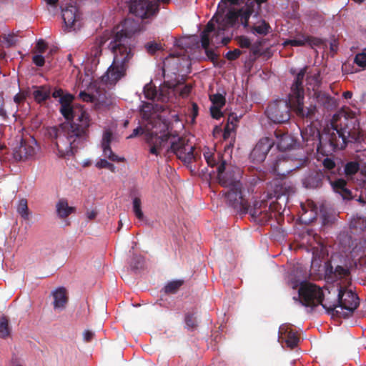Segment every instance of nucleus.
<instances>
[{
  "mask_svg": "<svg viewBox=\"0 0 366 366\" xmlns=\"http://www.w3.org/2000/svg\"><path fill=\"white\" fill-rule=\"evenodd\" d=\"M79 97L84 102L95 103V93L89 94L85 91L80 92Z\"/></svg>",
  "mask_w": 366,
  "mask_h": 366,
  "instance_id": "nucleus-47",
  "label": "nucleus"
},
{
  "mask_svg": "<svg viewBox=\"0 0 366 366\" xmlns=\"http://www.w3.org/2000/svg\"><path fill=\"white\" fill-rule=\"evenodd\" d=\"M339 245L343 252H350L352 257H357L358 256L357 249V245L355 247V242L352 237L347 233H343L339 237Z\"/></svg>",
  "mask_w": 366,
  "mask_h": 366,
  "instance_id": "nucleus-22",
  "label": "nucleus"
},
{
  "mask_svg": "<svg viewBox=\"0 0 366 366\" xmlns=\"http://www.w3.org/2000/svg\"><path fill=\"white\" fill-rule=\"evenodd\" d=\"M355 62L361 68H366V49L362 52L356 54Z\"/></svg>",
  "mask_w": 366,
  "mask_h": 366,
  "instance_id": "nucleus-44",
  "label": "nucleus"
},
{
  "mask_svg": "<svg viewBox=\"0 0 366 366\" xmlns=\"http://www.w3.org/2000/svg\"><path fill=\"white\" fill-rule=\"evenodd\" d=\"M145 134L147 136V132L146 131V125L144 127H138L136 129H134L132 132V133L127 137L128 139H132L137 137L140 134Z\"/></svg>",
  "mask_w": 366,
  "mask_h": 366,
  "instance_id": "nucleus-57",
  "label": "nucleus"
},
{
  "mask_svg": "<svg viewBox=\"0 0 366 366\" xmlns=\"http://www.w3.org/2000/svg\"><path fill=\"white\" fill-rule=\"evenodd\" d=\"M274 144V140L269 137H263L256 144L250 153L249 158L254 164H260L264 161L266 156Z\"/></svg>",
  "mask_w": 366,
  "mask_h": 366,
  "instance_id": "nucleus-14",
  "label": "nucleus"
},
{
  "mask_svg": "<svg viewBox=\"0 0 366 366\" xmlns=\"http://www.w3.org/2000/svg\"><path fill=\"white\" fill-rule=\"evenodd\" d=\"M112 133L110 131H106L104 132L102 142V146L104 147H109L110 146V143L112 142Z\"/></svg>",
  "mask_w": 366,
  "mask_h": 366,
  "instance_id": "nucleus-52",
  "label": "nucleus"
},
{
  "mask_svg": "<svg viewBox=\"0 0 366 366\" xmlns=\"http://www.w3.org/2000/svg\"><path fill=\"white\" fill-rule=\"evenodd\" d=\"M10 335L9 321L6 317L0 318V337L6 338Z\"/></svg>",
  "mask_w": 366,
  "mask_h": 366,
  "instance_id": "nucleus-37",
  "label": "nucleus"
},
{
  "mask_svg": "<svg viewBox=\"0 0 366 366\" xmlns=\"http://www.w3.org/2000/svg\"><path fill=\"white\" fill-rule=\"evenodd\" d=\"M239 12L240 13L239 19H240L242 24L244 27H247L249 24V19L253 12V9L249 7H247L245 9H239Z\"/></svg>",
  "mask_w": 366,
  "mask_h": 366,
  "instance_id": "nucleus-36",
  "label": "nucleus"
},
{
  "mask_svg": "<svg viewBox=\"0 0 366 366\" xmlns=\"http://www.w3.org/2000/svg\"><path fill=\"white\" fill-rule=\"evenodd\" d=\"M221 17H219V16H214L212 19L210 20V21L207 22V34L209 33H211L214 31L215 29V24H214V21L219 25H221Z\"/></svg>",
  "mask_w": 366,
  "mask_h": 366,
  "instance_id": "nucleus-49",
  "label": "nucleus"
},
{
  "mask_svg": "<svg viewBox=\"0 0 366 366\" xmlns=\"http://www.w3.org/2000/svg\"><path fill=\"white\" fill-rule=\"evenodd\" d=\"M159 9V3L151 0H132L129 5L130 12L141 19L156 15Z\"/></svg>",
  "mask_w": 366,
  "mask_h": 366,
  "instance_id": "nucleus-12",
  "label": "nucleus"
},
{
  "mask_svg": "<svg viewBox=\"0 0 366 366\" xmlns=\"http://www.w3.org/2000/svg\"><path fill=\"white\" fill-rule=\"evenodd\" d=\"M18 214L25 220L29 219V211L28 208L27 200L25 198L21 199L16 206Z\"/></svg>",
  "mask_w": 366,
  "mask_h": 366,
  "instance_id": "nucleus-32",
  "label": "nucleus"
},
{
  "mask_svg": "<svg viewBox=\"0 0 366 366\" xmlns=\"http://www.w3.org/2000/svg\"><path fill=\"white\" fill-rule=\"evenodd\" d=\"M110 162H109L107 160L102 159H100L99 162H97L96 166L99 169H107L109 166Z\"/></svg>",
  "mask_w": 366,
  "mask_h": 366,
  "instance_id": "nucleus-60",
  "label": "nucleus"
},
{
  "mask_svg": "<svg viewBox=\"0 0 366 366\" xmlns=\"http://www.w3.org/2000/svg\"><path fill=\"white\" fill-rule=\"evenodd\" d=\"M360 137L359 123L355 117H349L344 112L332 117L330 128L327 129L326 134L332 150L343 149L349 142H355Z\"/></svg>",
  "mask_w": 366,
  "mask_h": 366,
  "instance_id": "nucleus-5",
  "label": "nucleus"
},
{
  "mask_svg": "<svg viewBox=\"0 0 366 366\" xmlns=\"http://www.w3.org/2000/svg\"><path fill=\"white\" fill-rule=\"evenodd\" d=\"M73 99L74 97L71 94H64L59 99V103L61 104V106H71Z\"/></svg>",
  "mask_w": 366,
  "mask_h": 366,
  "instance_id": "nucleus-51",
  "label": "nucleus"
},
{
  "mask_svg": "<svg viewBox=\"0 0 366 366\" xmlns=\"http://www.w3.org/2000/svg\"><path fill=\"white\" fill-rule=\"evenodd\" d=\"M328 179L330 182V185L335 192H338L344 199H350L351 198V192L347 189V182L342 179H339L335 181H331L330 177L328 176Z\"/></svg>",
  "mask_w": 366,
  "mask_h": 366,
  "instance_id": "nucleus-25",
  "label": "nucleus"
},
{
  "mask_svg": "<svg viewBox=\"0 0 366 366\" xmlns=\"http://www.w3.org/2000/svg\"><path fill=\"white\" fill-rule=\"evenodd\" d=\"M308 44L310 46H319L322 44L320 38L311 36L301 35L295 39H289L284 42L285 46H302Z\"/></svg>",
  "mask_w": 366,
  "mask_h": 366,
  "instance_id": "nucleus-17",
  "label": "nucleus"
},
{
  "mask_svg": "<svg viewBox=\"0 0 366 366\" xmlns=\"http://www.w3.org/2000/svg\"><path fill=\"white\" fill-rule=\"evenodd\" d=\"M172 137L174 139L171 142L169 151L184 163L189 164L195 159L194 146L186 137Z\"/></svg>",
  "mask_w": 366,
  "mask_h": 366,
  "instance_id": "nucleus-9",
  "label": "nucleus"
},
{
  "mask_svg": "<svg viewBox=\"0 0 366 366\" xmlns=\"http://www.w3.org/2000/svg\"><path fill=\"white\" fill-rule=\"evenodd\" d=\"M2 42L6 44L7 47H11L17 43L16 36L14 34H4L1 36Z\"/></svg>",
  "mask_w": 366,
  "mask_h": 366,
  "instance_id": "nucleus-43",
  "label": "nucleus"
},
{
  "mask_svg": "<svg viewBox=\"0 0 366 366\" xmlns=\"http://www.w3.org/2000/svg\"><path fill=\"white\" fill-rule=\"evenodd\" d=\"M239 9H231L228 10L227 14L224 17L222 16H219L220 17L221 25L223 26L222 28L224 29V26H233L236 25L239 20Z\"/></svg>",
  "mask_w": 366,
  "mask_h": 366,
  "instance_id": "nucleus-27",
  "label": "nucleus"
},
{
  "mask_svg": "<svg viewBox=\"0 0 366 366\" xmlns=\"http://www.w3.org/2000/svg\"><path fill=\"white\" fill-rule=\"evenodd\" d=\"M242 54V51L239 49H234L233 51H229L226 54V58L229 61L237 60V58Z\"/></svg>",
  "mask_w": 366,
  "mask_h": 366,
  "instance_id": "nucleus-54",
  "label": "nucleus"
},
{
  "mask_svg": "<svg viewBox=\"0 0 366 366\" xmlns=\"http://www.w3.org/2000/svg\"><path fill=\"white\" fill-rule=\"evenodd\" d=\"M248 212L253 220L261 224H264L269 222L270 219H272L271 206L267 207V204L264 202H256L252 208L249 206Z\"/></svg>",
  "mask_w": 366,
  "mask_h": 366,
  "instance_id": "nucleus-15",
  "label": "nucleus"
},
{
  "mask_svg": "<svg viewBox=\"0 0 366 366\" xmlns=\"http://www.w3.org/2000/svg\"><path fill=\"white\" fill-rule=\"evenodd\" d=\"M34 154L35 149L32 146L26 142H21L14 152V157L18 160H24L34 156Z\"/></svg>",
  "mask_w": 366,
  "mask_h": 366,
  "instance_id": "nucleus-26",
  "label": "nucleus"
},
{
  "mask_svg": "<svg viewBox=\"0 0 366 366\" xmlns=\"http://www.w3.org/2000/svg\"><path fill=\"white\" fill-rule=\"evenodd\" d=\"M308 207L310 209V217L307 219V220L308 221H311V220L314 219L316 217V214H317L316 209H317V207L315 205L314 202H312L308 203Z\"/></svg>",
  "mask_w": 366,
  "mask_h": 366,
  "instance_id": "nucleus-59",
  "label": "nucleus"
},
{
  "mask_svg": "<svg viewBox=\"0 0 366 366\" xmlns=\"http://www.w3.org/2000/svg\"><path fill=\"white\" fill-rule=\"evenodd\" d=\"M184 284V281L181 280H173L171 282H169L165 286H164V292L167 294H175L179 289Z\"/></svg>",
  "mask_w": 366,
  "mask_h": 366,
  "instance_id": "nucleus-33",
  "label": "nucleus"
},
{
  "mask_svg": "<svg viewBox=\"0 0 366 366\" xmlns=\"http://www.w3.org/2000/svg\"><path fill=\"white\" fill-rule=\"evenodd\" d=\"M102 149L104 157L108 158L109 160L117 162L124 161V158L119 157L112 152L110 146L104 147Z\"/></svg>",
  "mask_w": 366,
  "mask_h": 366,
  "instance_id": "nucleus-41",
  "label": "nucleus"
},
{
  "mask_svg": "<svg viewBox=\"0 0 366 366\" xmlns=\"http://www.w3.org/2000/svg\"><path fill=\"white\" fill-rule=\"evenodd\" d=\"M149 145V153L156 156H159L160 154L161 150L157 148V146H153L152 144Z\"/></svg>",
  "mask_w": 366,
  "mask_h": 366,
  "instance_id": "nucleus-64",
  "label": "nucleus"
},
{
  "mask_svg": "<svg viewBox=\"0 0 366 366\" xmlns=\"http://www.w3.org/2000/svg\"><path fill=\"white\" fill-rule=\"evenodd\" d=\"M54 309H64L68 302L66 291L64 287H60L53 292Z\"/></svg>",
  "mask_w": 366,
  "mask_h": 366,
  "instance_id": "nucleus-28",
  "label": "nucleus"
},
{
  "mask_svg": "<svg viewBox=\"0 0 366 366\" xmlns=\"http://www.w3.org/2000/svg\"><path fill=\"white\" fill-rule=\"evenodd\" d=\"M32 61L36 66L41 67L44 65L45 59L42 55L36 54L32 57Z\"/></svg>",
  "mask_w": 366,
  "mask_h": 366,
  "instance_id": "nucleus-58",
  "label": "nucleus"
},
{
  "mask_svg": "<svg viewBox=\"0 0 366 366\" xmlns=\"http://www.w3.org/2000/svg\"><path fill=\"white\" fill-rule=\"evenodd\" d=\"M95 103L102 105V106H109L110 105L113 100L112 95L107 92L104 89L99 86L97 88L95 91Z\"/></svg>",
  "mask_w": 366,
  "mask_h": 366,
  "instance_id": "nucleus-29",
  "label": "nucleus"
},
{
  "mask_svg": "<svg viewBox=\"0 0 366 366\" xmlns=\"http://www.w3.org/2000/svg\"><path fill=\"white\" fill-rule=\"evenodd\" d=\"M274 134L276 137L274 144L280 151H285L291 149L295 144L293 138L287 133H284L281 130H275Z\"/></svg>",
  "mask_w": 366,
  "mask_h": 366,
  "instance_id": "nucleus-19",
  "label": "nucleus"
},
{
  "mask_svg": "<svg viewBox=\"0 0 366 366\" xmlns=\"http://www.w3.org/2000/svg\"><path fill=\"white\" fill-rule=\"evenodd\" d=\"M209 45V37L207 36V61H210L213 63L214 66H218L221 68V66L224 64V61L219 59V56L215 54L212 50H209L208 46Z\"/></svg>",
  "mask_w": 366,
  "mask_h": 366,
  "instance_id": "nucleus-34",
  "label": "nucleus"
},
{
  "mask_svg": "<svg viewBox=\"0 0 366 366\" xmlns=\"http://www.w3.org/2000/svg\"><path fill=\"white\" fill-rule=\"evenodd\" d=\"M222 107H214L212 106L210 107V115H212L213 119H219L220 117H222V112L221 109Z\"/></svg>",
  "mask_w": 366,
  "mask_h": 366,
  "instance_id": "nucleus-56",
  "label": "nucleus"
},
{
  "mask_svg": "<svg viewBox=\"0 0 366 366\" xmlns=\"http://www.w3.org/2000/svg\"><path fill=\"white\" fill-rule=\"evenodd\" d=\"M285 162V159L282 156L277 157L274 162L270 164V172L273 174H280L281 172L279 171V163Z\"/></svg>",
  "mask_w": 366,
  "mask_h": 366,
  "instance_id": "nucleus-46",
  "label": "nucleus"
},
{
  "mask_svg": "<svg viewBox=\"0 0 366 366\" xmlns=\"http://www.w3.org/2000/svg\"><path fill=\"white\" fill-rule=\"evenodd\" d=\"M163 87V85L159 88V90H157L156 86H153L152 84H147L144 88V92L145 97L148 99L154 100L157 99L158 101H161L164 102V101H162L160 97V91L161 89Z\"/></svg>",
  "mask_w": 366,
  "mask_h": 366,
  "instance_id": "nucleus-31",
  "label": "nucleus"
},
{
  "mask_svg": "<svg viewBox=\"0 0 366 366\" xmlns=\"http://www.w3.org/2000/svg\"><path fill=\"white\" fill-rule=\"evenodd\" d=\"M62 19L66 27L71 29L74 26L75 22L79 19L78 9L75 6L69 5L62 9Z\"/></svg>",
  "mask_w": 366,
  "mask_h": 366,
  "instance_id": "nucleus-21",
  "label": "nucleus"
},
{
  "mask_svg": "<svg viewBox=\"0 0 366 366\" xmlns=\"http://www.w3.org/2000/svg\"><path fill=\"white\" fill-rule=\"evenodd\" d=\"M186 78L183 76L180 79H175L172 82L167 81L163 84L160 91V99L162 101H168L170 93L178 94L182 98L187 97L192 91L190 84H185Z\"/></svg>",
  "mask_w": 366,
  "mask_h": 366,
  "instance_id": "nucleus-10",
  "label": "nucleus"
},
{
  "mask_svg": "<svg viewBox=\"0 0 366 366\" xmlns=\"http://www.w3.org/2000/svg\"><path fill=\"white\" fill-rule=\"evenodd\" d=\"M237 44L242 48H248L251 46V41L248 37L245 36H239L236 38Z\"/></svg>",
  "mask_w": 366,
  "mask_h": 366,
  "instance_id": "nucleus-48",
  "label": "nucleus"
},
{
  "mask_svg": "<svg viewBox=\"0 0 366 366\" xmlns=\"http://www.w3.org/2000/svg\"><path fill=\"white\" fill-rule=\"evenodd\" d=\"M56 207L57 214L60 218H66L75 211V208L69 207L67 200L65 199H59Z\"/></svg>",
  "mask_w": 366,
  "mask_h": 366,
  "instance_id": "nucleus-30",
  "label": "nucleus"
},
{
  "mask_svg": "<svg viewBox=\"0 0 366 366\" xmlns=\"http://www.w3.org/2000/svg\"><path fill=\"white\" fill-rule=\"evenodd\" d=\"M270 28V25L263 20L260 24L253 26L251 31L253 34L267 35L269 32Z\"/></svg>",
  "mask_w": 366,
  "mask_h": 366,
  "instance_id": "nucleus-35",
  "label": "nucleus"
},
{
  "mask_svg": "<svg viewBox=\"0 0 366 366\" xmlns=\"http://www.w3.org/2000/svg\"><path fill=\"white\" fill-rule=\"evenodd\" d=\"M146 109H149V106L147 105L141 110L142 119L147 121L146 142L148 144L157 145V148L162 151L164 144L172 136L169 132L165 133L168 130V124L159 115L151 113Z\"/></svg>",
  "mask_w": 366,
  "mask_h": 366,
  "instance_id": "nucleus-6",
  "label": "nucleus"
},
{
  "mask_svg": "<svg viewBox=\"0 0 366 366\" xmlns=\"http://www.w3.org/2000/svg\"><path fill=\"white\" fill-rule=\"evenodd\" d=\"M106 42V39L101 37V39L97 42V45H95L91 51V55L94 57V59H98L102 55V46Z\"/></svg>",
  "mask_w": 366,
  "mask_h": 366,
  "instance_id": "nucleus-42",
  "label": "nucleus"
},
{
  "mask_svg": "<svg viewBox=\"0 0 366 366\" xmlns=\"http://www.w3.org/2000/svg\"><path fill=\"white\" fill-rule=\"evenodd\" d=\"M94 336V333L90 330H86L84 332V340L86 342H90Z\"/></svg>",
  "mask_w": 366,
  "mask_h": 366,
  "instance_id": "nucleus-63",
  "label": "nucleus"
},
{
  "mask_svg": "<svg viewBox=\"0 0 366 366\" xmlns=\"http://www.w3.org/2000/svg\"><path fill=\"white\" fill-rule=\"evenodd\" d=\"M325 174L322 171H310L302 179V184L307 188H316L322 186Z\"/></svg>",
  "mask_w": 366,
  "mask_h": 366,
  "instance_id": "nucleus-20",
  "label": "nucleus"
},
{
  "mask_svg": "<svg viewBox=\"0 0 366 366\" xmlns=\"http://www.w3.org/2000/svg\"><path fill=\"white\" fill-rule=\"evenodd\" d=\"M227 204L241 214L248 213L249 204L242 194V187L222 191Z\"/></svg>",
  "mask_w": 366,
  "mask_h": 366,
  "instance_id": "nucleus-11",
  "label": "nucleus"
},
{
  "mask_svg": "<svg viewBox=\"0 0 366 366\" xmlns=\"http://www.w3.org/2000/svg\"><path fill=\"white\" fill-rule=\"evenodd\" d=\"M225 164L226 163L222 162L217 167L219 183L224 187V190L229 188H237L238 189V188L242 187V184L240 182L242 174L239 169L236 168L235 170L224 174Z\"/></svg>",
  "mask_w": 366,
  "mask_h": 366,
  "instance_id": "nucleus-13",
  "label": "nucleus"
},
{
  "mask_svg": "<svg viewBox=\"0 0 366 366\" xmlns=\"http://www.w3.org/2000/svg\"><path fill=\"white\" fill-rule=\"evenodd\" d=\"M176 51L170 54L172 58L182 56L186 61L185 66L190 65V61L200 58L201 48L206 51V26L201 31L200 41L198 36L189 35L175 39Z\"/></svg>",
  "mask_w": 366,
  "mask_h": 366,
  "instance_id": "nucleus-7",
  "label": "nucleus"
},
{
  "mask_svg": "<svg viewBox=\"0 0 366 366\" xmlns=\"http://www.w3.org/2000/svg\"><path fill=\"white\" fill-rule=\"evenodd\" d=\"M322 164L324 168L326 169L327 171H332V169H333L336 166L334 159H332L331 157L325 158Z\"/></svg>",
  "mask_w": 366,
  "mask_h": 366,
  "instance_id": "nucleus-50",
  "label": "nucleus"
},
{
  "mask_svg": "<svg viewBox=\"0 0 366 366\" xmlns=\"http://www.w3.org/2000/svg\"><path fill=\"white\" fill-rule=\"evenodd\" d=\"M192 111H191V116H192V122H193L198 115V106L197 104L193 103L192 105Z\"/></svg>",
  "mask_w": 366,
  "mask_h": 366,
  "instance_id": "nucleus-62",
  "label": "nucleus"
},
{
  "mask_svg": "<svg viewBox=\"0 0 366 366\" xmlns=\"http://www.w3.org/2000/svg\"><path fill=\"white\" fill-rule=\"evenodd\" d=\"M144 47L147 51L150 54H154L156 53V51L162 49L161 44L155 41H150L147 43Z\"/></svg>",
  "mask_w": 366,
  "mask_h": 366,
  "instance_id": "nucleus-45",
  "label": "nucleus"
},
{
  "mask_svg": "<svg viewBox=\"0 0 366 366\" xmlns=\"http://www.w3.org/2000/svg\"><path fill=\"white\" fill-rule=\"evenodd\" d=\"M296 189L293 184L287 180L278 182L274 184L273 193L277 199H281L282 196H286L295 193Z\"/></svg>",
  "mask_w": 366,
  "mask_h": 366,
  "instance_id": "nucleus-18",
  "label": "nucleus"
},
{
  "mask_svg": "<svg viewBox=\"0 0 366 366\" xmlns=\"http://www.w3.org/2000/svg\"><path fill=\"white\" fill-rule=\"evenodd\" d=\"M295 112V108L290 101V92L289 101L285 99H276L270 102L265 109V115L274 124H282L287 122L290 119V110Z\"/></svg>",
  "mask_w": 366,
  "mask_h": 366,
  "instance_id": "nucleus-8",
  "label": "nucleus"
},
{
  "mask_svg": "<svg viewBox=\"0 0 366 366\" xmlns=\"http://www.w3.org/2000/svg\"><path fill=\"white\" fill-rule=\"evenodd\" d=\"M307 67L302 69L296 74L295 79L290 88V101L295 108V113L301 118L312 119L315 113L321 109L322 112H331L338 106L337 100L327 92L323 91H315L313 92L314 105L305 107V89L304 79Z\"/></svg>",
  "mask_w": 366,
  "mask_h": 366,
  "instance_id": "nucleus-4",
  "label": "nucleus"
},
{
  "mask_svg": "<svg viewBox=\"0 0 366 366\" xmlns=\"http://www.w3.org/2000/svg\"><path fill=\"white\" fill-rule=\"evenodd\" d=\"M0 117L4 119L7 118V114L4 109V102L3 99H0Z\"/></svg>",
  "mask_w": 366,
  "mask_h": 366,
  "instance_id": "nucleus-61",
  "label": "nucleus"
},
{
  "mask_svg": "<svg viewBox=\"0 0 366 366\" xmlns=\"http://www.w3.org/2000/svg\"><path fill=\"white\" fill-rule=\"evenodd\" d=\"M326 272L332 274L336 279L344 280L346 283L350 282V272L347 267L337 265L333 269L332 266L327 267Z\"/></svg>",
  "mask_w": 366,
  "mask_h": 366,
  "instance_id": "nucleus-24",
  "label": "nucleus"
},
{
  "mask_svg": "<svg viewBox=\"0 0 366 366\" xmlns=\"http://www.w3.org/2000/svg\"><path fill=\"white\" fill-rule=\"evenodd\" d=\"M32 93L35 102L38 104H42L50 99L51 89L49 85L34 86Z\"/></svg>",
  "mask_w": 366,
  "mask_h": 366,
  "instance_id": "nucleus-23",
  "label": "nucleus"
},
{
  "mask_svg": "<svg viewBox=\"0 0 366 366\" xmlns=\"http://www.w3.org/2000/svg\"><path fill=\"white\" fill-rule=\"evenodd\" d=\"M279 340L285 341L287 347L291 349L295 348L299 342L298 334L288 324H283L280 326Z\"/></svg>",
  "mask_w": 366,
  "mask_h": 366,
  "instance_id": "nucleus-16",
  "label": "nucleus"
},
{
  "mask_svg": "<svg viewBox=\"0 0 366 366\" xmlns=\"http://www.w3.org/2000/svg\"><path fill=\"white\" fill-rule=\"evenodd\" d=\"M60 112L66 122L49 127L46 134L55 145L59 157L74 155L89 138L90 119L81 109L74 110L71 106H61Z\"/></svg>",
  "mask_w": 366,
  "mask_h": 366,
  "instance_id": "nucleus-1",
  "label": "nucleus"
},
{
  "mask_svg": "<svg viewBox=\"0 0 366 366\" xmlns=\"http://www.w3.org/2000/svg\"><path fill=\"white\" fill-rule=\"evenodd\" d=\"M133 211L137 219L140 220L143 219L144 214L142 211V202L139 197H135L133 199Z\"/></svg>",
  "mask_w": 366,
  "mask_h": 366,
  "instance_id": "nucleus-40",
  "label": "nucleus"
},
{
  "mask_svg": "<svg viewBox=\"0 0 366 366\" xmlns=\"http://www.w3.org/2000/svg\"><path fill=\"white\" fill-rule=\"evenodd\" d=\"M48 47L47 44L43 40L39 39L36 44L34 48V52L44 53Z\"/></svg>",
  "mask_w": 366,
  "mask_h": 366,
  "instance_id": "nucleus-53",
  "label": "nucleus"
},
{
  "mask_svg": "<svg viewBox=\"0 0 366 366\" xmlns=\"http://www.w3.org/2000/svg\"><path fill=\"white\" fill-rule=\"evenodd\" d=\"M135 39L133 34L124 29L117 31L113 36L108 48L113 54L112 64L102 76L106 84L114 85L124 77L129 68V61L132 59Z\"/></svg>",
  "mask_w": 366,
  "mask_h": 366,
  "instance_id": "nucleus-3",
  "label": "nucleus"
},
{
  "mask_svg": "<svg viewBox=\"0 0 366 366\" xmlns=\"http://www.w3.org/2000/svg\"><path fill=\"white\" fill-rule=\"evenodd\" d=\"M185 323L190 329H194L197 326L196 318L192 315H187L185 317Z\"/></svg>",
  "mask_w": 366,
  "mask_h": 366,
  "instance_id": "nucleus-55",
  "label": "nucleus"
},
{
  "mask_svg": "<svg viewBox=\"0 0 366 366\" xmlns=\"http://www.w3.org/2000/svg\"><path fill=\"white\" fill-rule=\"evenodd\" d=\"M209 99L212 101V106L223 107L226 103V99L222 94L217 93L209 95Z\"/></svg>",
  "mask_w": 366,
  "mask_h": 366,
  "instance_id": "nucleus-38",
  "label": "nucleus"
},
{
  "mask_svg": "<svg viewBox=\"0 0 366 366\" xmlns=\"http://www.w3.org/2000/svg\"><path fill=\"white\" fill-rule=\"evenodd\" d=\"M360 165L357 162H349L345 166V174L347 176H352L357 173Z\"/></svg>",
  "mask_w": 366,
  "mask_h": 366,
  "instance_id": "nucleus-39",
  "label": "nucleus"
},
{
  "mask_svg": "<svg viewBox=\"0 0 366 366\" xmlns=\"http://www.w3.org/2000/svg\"><path fill=\"white\" fill-rule=\"evenodd\" d=\"M337 297L334 301L324 298L322 289L315 285L303 282L298 290L299 300L306 307H315L322 305L332 316L348 317L360 305V299L351 288L340 286Z\"/></svg>",
  "mask_w": 366,
  "mask_h": 366,
  "instance_id": "nucleus-2",
  "label": "nucleus"
}]
</instances>
